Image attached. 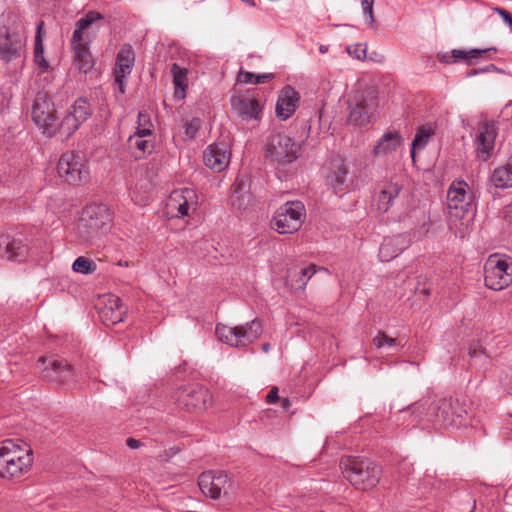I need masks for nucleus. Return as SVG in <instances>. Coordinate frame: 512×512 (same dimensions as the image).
Here are the masks:
<instances>
[{
	"label": "nucleus",
	"instance_id": "nucleus-1",
	"mask_svg": "<svg viewBox=\"0 0 512 512\" xmlns=\"http://www.w3.org/2000/svg\"><path fill=\"white\" fill-rule=\"evenodd\" d=\"M343 477L357 490H373L380 482L382 468L376 462L362 457L347 456L341 459Z\"/></svg>",
	"mask_w": 512,
	"mask_h": 512
},
{
	"label": "nucleus",
	"instance_id": "nucleus-2",
	"mask_svg": "<svg viewBox=\"0 0 512 512\" xmlns=\"http://www.w3.org/2000/svg\"><path fill=\"white\" fill-rule=\"evenodd\" d=\"M33 453L27 445L13 440H5L0 445V477L7 480L18 479L32 467Z\"/></svg>",
	"mask_w": 512,
	"mask_h": 512
},
{
	"label": "nucleus",
	"instance_id": "nucleus-3",
	"mask_svg": "<svg viewBox=\"0 0 512 512\" xmlns=\"http://www.w3.org/2000/svg\"><path fill=\"white\" fill-rule=\"evenodd\" d=\"M98 12L90 11L85 17L76 22V28L71 39V46L74 52V64L83 73H87L94 66V59L90 53L89 44L91 35L88 28L96 20L101 19Z\"/></svg>",
	"mask_w": 512,
	"mask_h": 512
},
{
	"label": "nucleus",
	"instance_id": "nucleus-4",
	"mask_svg": "<svg viewBox=\"0 0 512 512\" xmlns=\"http://www.w3.org/2000/svg\"><path fill=\"white\" fill-rule=\"evenodd\" d=\"M111 223L110 209L103 204H92L83 210L77 223V233L82 240L92 242L106 234L111 228Z\"/></svg>",
	"mask_w": 512,
	"mask_h": 512
},
{
	"label": "nucleus",
	"instance_id": "nucleus-5",
	"mask_svg": "<svg viewBox=\"0 0 512 512\" xmlns=\"http://www.w3.org/2000/svg\"><path fill=\"white\" fill-rule=\"evenodd\" d=\"M215 333L221 342L229 346L245 347L260 337L262 325L257 319L239 326L217 324Z\"/></svg>",
	"mask_w": 512,
	"mask_h": 512
},
{
	"label": "nucleus",
	"instance_id": "nucleus-6",
	"mask_svg": "<svg viewBox=\"0 0 512 512\" xmlns=\"http://www.w3.org/2000/svg\"><path fill=\"white\" fill-rule=\"evenodd\" d=\"M305 216V206L301 201H288L277 209L271 225L279 234H292L301 228Z\"/></svg>",
	"mask_w": 512,
	"mask_h": 512
},
{
	"label": "nucleus",
	"instance_id": "nucleus-7",
	"mask_svg": "<svg viewBox=\"0 0 512 512\" xmlns=\"http://www.w3.org/2000/svg\"><path fill=\"white\" fill-rule=\"evenodd\" d=\"M485 285L487 288L499 291L512 283V262L504 255H490L484 265Z\"/></svg>",
	"mask_w": 512,
	"mask_h": 512
},
{
	"label": "nucleus",
	"instance_id": "nucleus-8",
	"mask_svg": "<svg viewBox=\"0 0 512 512\" xmlns=\"http://www.w3.org/2000/svg\"><path fill=\"white\" fill-rule=\"evenodd\" d=\"M266 156L278 164H288L297 160L301 145L284 132L272 134L266 145Z\"/></svg>",
	"mask_w": 512,
	"mask_h": 512
},
{
	"label": "nucleus",
	"instance_id": "nucleus-9",
	"mask_svg": "<svg viewBox=\"0 0 512 512\" xmlns=\"http://www.w3.org/2000/svg\"><path fill=\"white\" fill-rule=\"evenodd\" d=\"M416 409H422L429 420L437 419L444 425L460 424L457 419L462 418L464 412L458 401L447 398L425 400Z\"/></svg>",
	"mask_w": 512,
	"mask_h": 512
},
{
	"label": "nucleus",
	"instance_id": "nucleus-10",
	"mask_svg": "<svg viewBox=\"0 0 512 512\" xmlns=\"http://www.w3.org/2000/svg\"><path fill=\"white\" fill-rule=\"evenodd\" d=\"M37 364L44 380L62 387H72L74 384L76 373L66 360L42 356Z\"/></svg>",
	"mask_w": 512,
	"mask_h": 512
},
{
	"label": "nucleus",
	"instance_id": "nucleus-11",
	"mask_svg": "<svg viewBox=\"0 0 512 512\" xmlns=\"http://www.w3.org/2000/svg\"><path fill=\"white\" fill-rule=\"evenodd\" d=\"M60 178L73 185H80L89 179L87 161L81 153L68 151L60 157L57 165Z\"/></svg>",
	"mask_w": 512,
	"mask_h": 512
},
{
	"label": "nucleus",
	"instance_id": "nucleus-12",
	"mask_svg": "<svg viewBox=\"0 0 512 512\" xmlns=\"http://www.w3.org/2000/svg\"><path fill=\"white\" fill-rule=\"evenodd\" d=\"M376 105L375 92L371 88L358 89L349 100L350 113L348 123L364 126L370 123L373 109Z\"/></svg>",
	"mask_w": 512,
	"mask_h": 512
},
{
	"label": "nucleus",
	"instance_id": "nucleus-13",
	"mask_svg": "<svg viewBox=\"0 0 512 512\" xmlns=\"http://www.w3.org/2000/svg\"><path fill=\"white\" fill-rule=\"evenodd\" d=\"M32 119L42 133L52 137L58 130V118L54 104L44 92H39L32 106Z\"/></svg>",
	"mask_w": 512,
	"mask_h": 512
},
{
	"label": "nucleus",
	"instance_id": "nucleus-14",
	"mask_svg": "<svg viewBox=\"0 0 512 512\" xmlns=\"http://www.w3.org/2000/svg\"><path fill=\"white\" fill-rule=\"evenodd\" d=\"M176 401L188 411L201 412L209 407L212 396L208 389L200 385H190L178 391Z\"/></svg>",
	"mask_w": 512,
	"mask_h": 512
},
{
	"label": "nucleus",
	"instance_id": "nucleus-15",
	"mask_svg": "<svg viewBox=\"0 0 512 512\" xmlns=\"http://www.w3.org/2000/svg\"><path fill=\"white\" fill-rule=\"evenodd\" d=\"M472 203V193L465 181H453L447 192V208L451 216L462 218Z\"/></svg>",
	"mask_w": 512,
	"mask_h": 512
},
{
	"label": "nucleus",
	"instance_id": "nucleus-16",
	"mask_svg": "<svg viewBox=\"0 0 512 512\" xmlns=\"http://www.w3.org/2000/svg\"><path fill=\"white\" fill-rule=\"evenodd\" d=\"M197 206V194L191 188L172 191L166 202L167 215L171 218H181L189 215L190 209Z\"/></svg>",
	"mask_w": 512,
	"mask_h": 512
},
{
	"label": "nucleus",
	"instance_id": "nucleus-17",
	"mask_svg": "<svg viewBox=\"0 0 512 512\" xmlns=\"http://www.w3.org/2000/svg\"><path fill=\"white\" fill-rule=\"evenodd\" d=\"M99 317L104 325H115L124 319L126 308L114 294L103 295L99 301Z\"/></svg>",
	"mask_w": 512,
	"mask_h": 512
},
{
	"label": "nucleus",
	"instance_id": "nucleus-18",
	"mask_svg": "<svg viewBox=\"0 0 512 512\" xmlns=\"http://www.w3.org/2000/svg\"><path fill=\"white\" fill-rule=\"evenodd\" d=\"M229 145L219 142L209 145L203 154L204 164L215 172L223 171L230 163Z\"/></svg>",
	"mask_w": 512,
	"mask_h": 512
},
{
	"label": "nucleus",
	"instance_id": "nucleus-19",
	"mask_svg": "<svg viewBox=\"0 0 512 512\" xmlns=\"http://www.w3.org/2000/svg\"><path fill=\"white\" fill-rule=\"evenodd\" d=\"M229 483L228 476L221 471H208L199 476L198 485L202 493L212 499L220 497Z\"/></svg>",
	"mask_w": 512,
	"mask_h": 512
},
{
	"label": "nucleus",
	"instance_id": "nucleus-20",
	"mask_svg": "<svg viewBox=\"0 0 512 512\" xmlns=\"http://www.w3.org/2000/svg\"><path fill=\"white\" fill-rule=\"evenodd\" d=\"M231 106L242 120H259L262 114V106L259 101L247 95L233 96Z\"/></svg>",
	"mask_w": 512,
	"mask_h": 512
},
{
	"label": "nucleus",
	"instance_id": "nucleus-21",
	"mask_svg": "<svg viewBox=\"0 0 512 512\" xmlns=\"http://www.w3.org/2000/svg\"><path fill=\"white\" fill-rule=\"evenodd\" d=\"M135 61V56L130 46L120 49L117 54L116 64L114 68L115 84L118 86L119 92H125L124 79L131 73Z\"/></svg>",
	"mask_w": 512,
	"mask_h": 512
},
{
	"label": "nucleus",
	"instance_id": "nucleus-22",
	"mask_svg": "<svg viewBox=\"0 0 512 512\" xmlns=\"http://www.w3.org/2000/svg\"><path fill=\"white\" fill-rule=\"evenodd\" d=\"M300 101L299 93L291 86H285L278 95L276 103V116L287 120L296 111Z\"/></svg>",
	"mask_w": 512,
	"mask_h": 512
},
{
	"label": "nucleus",
	"instance_id": "nucleus-23",
	"mask_svg": "<svg viewBox=\"0 0 512 512\" xmlns=\"http://www.w3.org/2000/svg\"><path fill=\"white\" fill-rule=\"evenodd\" d=\"M412 239L406 234H398L386 237L379 249V258L383 262H388L397 257L411 244Z\"/></svg>",
	"mask_w": 512,
	"mask_h": 512
},
{
	"label": "nucleus",
	"instance_id": "nucleus-24",
	"mask_svg": "<svg viewBox=\"0 0 512 512\" xmlns=\"http://www.w3.org/2000/svg\"><path fill=\"white\" fill-rule=\"evenodd\" d=\"M28 255V246L22 239L0 236V258L21 262Z\"/></svg>",
	"mask_w": 512,
	"mask_h": 512
},
{
	"label": "nucleus",
	"instance_id": "nucleus-25",
	"mask_svg": "<svg viewBox=\"0 0 512 512\" xmlns=\"http://www.w3.org/2000/svg\"><path fill=\"white\" fill-rule=\"evenodd\" d=\"M496 127L494 123H484L478 129L475 140L477 156L483 161L488 160L494 148Z\"/></svg>",
	"mask_w": 512,
	"mask_h": 512
},
{
	"label": "nucleus",
	"instance_id": "nucleus-26",
	"mask_svg": "<svg viewBox=\"0 0 512 512\" xmlns=\"http://www.w3.org/2000/svg\"><path fill=\"white\" fill-rule=\"evenodd\" d=\"M347 173L348 169L341 158H335L330 162L326 181L335 193L342 192L345 189Z\"/></svg>",
	"mask_w": 512,
	"mask_h": 512
},
{
	"label": "nucleus",
	"instance_id": "nucleus-27",
	"mask_svg": "<svg viewBox=\"0 0 512 512\" xmlns=\"http://www.w3.org/2000/svg\"><path fill=\"white\" fill-rule=\"evenodd\" d=\"M403 138L396 131L385 133L374 146L373 153L377 157H386L393 154L401 146Z\"/></svg>",
	"mask_w": 512,
	"mask_h": 512
},
{
	"label": "nucleus",
	"instance_id": "nucleus-28",
	"mask_svg": "<svg viewBox=\"0 0 512 512\" xmlns=\"http://www.w3.org/2000/svg\"><path fill=\"white\" fill-rule=\"evenodd\" d=\"M400 194L401 187L398 184L389 183L384 185L376 199L377 210L382 213L387 212L398 200Z\"/></svg>",
	"mask_w": 512,
	"mask_h": 512
},
{
	"label": "nucleus",
	"instance_id": "nucleus-29",
	"mask_svg": "<svg viewBox=\"0 0 512 512\" xmlns=\"http://www.w3.org/2000/svg\"><path fill=\"white\" fill-rule=\"evenodd\" d=\"M485 50L472 49L470 51H463L454 49L451 52H440L437 58L440 62L450 64L459 60H466L467 64H472V60L479 58L484 54Z\"/></svg>",
	"mask_w": 512,
	"mask_h": 512
},
{
	"label": "nucleus",
	"instance_id": "nucleus-30",
	"mask_svg": "<svg viewBox=\"0 0 512 512\" xmlns=\"http://www.w3.org/2000/svg\"><path fill=\"white\" fill-rule=\"evenodd\" d=\"M315 273V265H309L304 268H292L287 273V280L294 289L303 290Z\"/></svg>",
	"mask_w": 512,
	"mask_h": 512
},
{
	"label": "nucleus",
	"instance_id": "nucleus-31",
	"mask_svg": "<svg viewBox=\"0 0 512 512\" xmlns=\"http://www.w3.org/2000/svg\"><path fill=\"white\" fill-rule=\"evenodd\" d=\"M171 72L175 86L174 96L176 99L182 100L185 98L186 89L188 87V70L174 63L172 65Z\"/></svg>",
	"mask_w": 512,
	"mask_h": 512
},
{
	"label": "nucleus",
	"instance_id": "nucleus-32",
	"mask_svg": "<svg viewBox=\"0 0 512 512\" xmlns=\"http://www.w3.org/2000/svg\"><path fill=\"white\" fill-rule=\"evenodd\" d=\"M410 218L416 220L413 238L416 240L422 239L430 229V219L426 211L422 208L414 209L410 214Z\"/></svg>",
	"mask_w": 512,
	"mask_h": 512
},
{
	"label": "nucleus",
	"instance_id": "nucleus-33",
	"mask_svg": "<svg viewBox=\"0 0 512 512\" xmlns=\"http://www.w3.org/2000/svg\"><path fill=\"white\" fill-rule=\"evenodd\" d=\"M42 29L43 22H40L37 26V32L35 37L34 45V62L38 66L40 73L47 72L50 68L48 61L44 57V47L42 41Z\"/></svg>",
	"mask_w": 512,
	"mask_h": 512
},
{
	"label": "nucleus",
	"instance_id": "nucleus-34",
	"mask_svg": "<svg viewBox=\"0 0 512 512\" xmlns=\"http://www.w3.org/2000/svg\"><path fill=\"white\" fill-rule=\"evenodd\" d=\"M491 183L497 188L512 187V165L507 164L494 169L491 177Z\"/></svg>",
	"mask_w": 512,
	"mask_h": 512
},
{
	"label": "nucleus",
	"instance_id": "nucleus-35",
	"mask_svg": "<svg viewBox=\"0 0 512 512\" xmlns=\"http://www.w3.org/2000/svg\"><path fill=\"white\" fill-rule=\"evenodd\" d=\"M251 202V195L248 192L246 184L241 181L233 186L231 194V203L238 209H245Z\"/></svg>",
	"mask_w": 512,
	"mask_h": 512
},
{
	"label": "nucleus",
	"instance_id": "nucleus-36",
	"mask_svg": "<svg viewBox=\"0 0 512 512\" xmlns=\"http://www.w3.org/2000/svg\"><path fill=\"white\" fill-rule=\"evenodd\" d=\"M21 48V41L6 36L0 40V58L10 61L19 55Z\"/></svg>",
	"mask_w": 512,
	"mask_h": 512
},
{
	"label": "nucleus",
	"instance_id": "nucleus-37",
	"mask_svg": "<svg viewBox=\"0 0 512 512\" xmlns=\"http://www.w3.org/2000/svg\"><path fill=\"white\" fill-rule=\"evenodd\" d=\"M434 134V129L429 125L420 126L416 132L411 147V157L414 159L416 150H422L430 137Z\"/></svg>",
	"mask_w": 512,
	"mask_h": 512
},
{
	"label": "nucleus",
	"instance_id": "nucleus-38",
	"mask_svg": "<svg viewBox=\"0 0 512 512\" xmlns=\"http://www.w3.org/2000/svg\"><path fill=\"white\" fill-rule=\"evenodd\" d=\"M146 137H151V135H142L136 131L134 135L129 137L130 147H136L142 154L150 153L153 149V143L151 139H146Z\"/></svg>",
	"mask_w": 512,
	"mask_h": 512
},
{
	"label": "nucleus",
	"instance_id": "nucleus-39",
	"mask_svg": "<svg viewBox=\"0 0 512 512\" xmlns=\"http://www.w3.org/2000/svg\"><path fill=\"white\" fill-rule=\"evenodd\" d=\"M69 113L83 123L91 115L90 104L86 99L79 98L75 101Z\"/></svg>",
	"mask_w": 512,
	"mask_h": 512
},
{
	"label": "nucleus",
	"instance_id": "nucleus-40",
	"mask_svg": "<svg viewBox=\"0 0 512 512\" xmlns=\"http://www.w3.org/2000/svg\"><path fill=\"white\" fill-rule=\"evenodd\" d=\"M273 78V74L265 73L261 75H256L247 71H240L237 77V80L241 83L245 84H260L265 83Z\"/></svg>",
	"mask_w": 512,
	"mask_h": 512
},
{
	"label": "nucleus",
	"instance_id": "nucleus-41",
	"mask_svg": "<svg viewBox=\"0 0 512 512\" xmlns=\"http://www.w3.org/2000/svg\"><path fill=\"white\" fill-rule=\"evenodd\" d=\"M72 269L76 273L92 274L96 271L97 265L93 260L80 256L73 262Z\"/></svg>",
	"mask_w": 512,
	"mask_h": 512
},
{
	"label": "nucleus",
	"instance_id": "nucleus-42",
	"mask_svg": "<svg viewBox=\"0 0 512 512\" xmlns=\"http://www.w3.org/2000/svg\"><path fill=\"white\" fill-rule=\"evenodd\" d=\"M81 124L82 122L78 121L77 118L73 117L72 114L68 113L62 120L58 128L60 129L61 133H63L66 136H70L79 128Z\"/></svg>",
	"mask_w": 512,
	"mask_h": 512
},
{
	"label": "nucleus",
	"instance_id": "nucleus-43",
	"mask_svg": "<svg viewBox=\"0 0 512 512\" xmlns=\"http://www.w3.org/2000/svg\"><path fill=\"white\" fill-rule=\"evenodd\" d=\"M472 365L486 368L490 364L489 356L479 347L469 351Z\"/></svg>",
	"mask_w": 512,
	"mask_h": 512
},
{
	"label": "nucleus",
	"instance_id": "nucleus-44",
	"mask_svg": "<svg viewBox=\"0 0 512 512\" xmlns=\"http://www.w3.org/2000/svg\"><path fill=\"white\" fill-rule=\"evenodd\" d=\"M201 127V120L198 117H194L184 122V133L188 140L195 138L198 130Z\"/></svg>",
	"mask_w": 512,
	"mask_h": 512
},
{
	"label": "nucleus",
	"instance_id": "nucleus-45",
	"mask_svg": "<svg viewBox=\"0 0 512 512\" xmlns=\"http://www.w3.org/2000/svg\"><path fill=\"white\" fill-rule=\"evenodd\" d=\"M137 131L142 135H151L152 123L149 115L146 112L140 111L138 114V126Z\"/></svg>",
	"mask_w": 512,
	"mask_h": 512
},
{
	"label": "nucleus",
	"instance_id": "nucleus-46",
	"mask_svg": "<svg viewBox=\"0 0 512 512\" xmlns=\"http://www.w3.org/2000/svg\"><path fill=\"white\" fill-rule=\"evenodd\" d=\"M373 5H374V0H361L363 14L366 17L367 24L370 27H375Z\"/></svg>",
	"mask_w": 512,
	"mask_h": 512
},
{
	"label": "nucleus",
	"instance_id": "nucleus-47",
	"mask_svg": "<svg viewBox=\"0 0 512 512\" xmlns=\"http://www.w3.org/2000/svg\"><path fill=\"white\" fill-rule=\"evenodd\" d=\"M373 344L377 348H382L384 346L392 347L396 344V338L389 337L384 332L379 331L373 338Z\"/></svg>",
	"mask_w": 512,
	"mask_h": 512
},
{
	"label": "nucleus",
	"instance_id": "nucleus-48",
	"mask_svg": "<svg viewBox=\"0 0 512 512\" xmlns=\"http://www.w3.org/2000/svg\"><path fill=\"white\" fill-rule=\"evenodd\" d=\"M347 52L353 58L362 60L366 57V46L363 44H354L347 47Z\"/></svg>",
	"mask_w": 512,
	"mask_h": 512
},
{
	"label": "nucleus",
	"instance_id": "nucleus-49",
	"mask_svg": "<svg viewBox=\"0 0 512 512\" xmlns=\"http://www.w3.org/2000/svg\"><path fill=\"white\" fill-rule=\"evenodd\" d=\"M493 11H495L507 25L512 27V14L509 11L501 7H494Z\"/></svg>",
	"mask_w": 512,
	"mask_h": 512
},
{
	"label": "nucleus",
	"instance_id": "nucleus-50",
	"mask_svg": "<svg viewBox=\"0 0 512 512\" xmlns=\"http://www.w3.org/2000/svg\"><path fill=\"white\" fill-rule=\"evenodd\" d=\"M266 400L268 403H275L279 400V396H278V388L277 387H273L269 393L267 394L266 396Z\"/></svg>",
	"mask_w": 512,
	"mask_h": 512
},
{
	"label": "nucleus",
	"instance_id": "nucleus-51",
	"mask_svg": "<svg viewBox=\"0 0 512 512\" xmlns=\"http://www.w3.org/2000/svg\"><path fill=\"white\" fill-rule=\"evenodd\" d=\"M127 445L131 449H136L140 446V441L134 438L127 439Z\"/></svg>",
	"mask_w": 512,
	"mask_h": 512
},
{
	"label": "nucleus",
	"instance_id": "nucleus-52",
	"mask_svg": "<svg viewBox=\"0 0 512 512\" xmlns=\"http://www.w3.org/2000/svg\"><path fill=\"white\" fill-rule=\"evenodd\" d=\"M282 408L287 410L290 407V401L287 398L282 399L281 401Z\"/></svg>",
	"mask_w": 512,
	"mask_h": 512
},
{
	"label": "nucleus",
	"instance_id": "nucleus-53",
	"mask_svg": "<svg viewBox=\"0 0 512 512\" xmlns=\"http://www.w3.org/2000/svg\"><path fill=\"white\" fill-rule=\"evenodd\" d=\"M319 52H320L321 54H325V53H327V52H328V46H326V45H320V46H319Z\"/></svg>",
	"mask_w": 512,
	"mask_h": 512
},
{
	"label": "nucleus",
	"instance_id": "nucleus-54",
	"mask_svg": "<svg viewBox=\"0 0 512 512\" xmlns=\"http://www.w3.org/2000/svg\"><path fill=\"white\" fill-rule=\"evenodd\" d=\"M506 216L509 218L510 222L512 223V207L507 208Z\"/></svg>",
	"mask_w": 512,
	"mask_h": 512
},
{
	"label": "nucleus",
	"instance_id": "nucleus-55",
	"mask_svg": "<svg viewBox=\"0 0 512 512\" xmlns=\"http://www.w3.org/2000/svg\"><path fill=\"white\" fill-rule=\"evenodd\" d=\"M269 348H270V347H269V344H263V345H262V349H263L265 352H267V351L269 350Z\"/></svg>",
	"mask_w": 512,
	"mask_h": 512
},
{
	"label": "nucleus",
	"instance_id": "nucleus-56",
	"mask_svg": "<svg viewBox=\"0 0 512 512\" xmlns=\"http://www.w3.org/2000/svg\"><path fill=\"white\" fill-rule=\"evenodd\" d=\"M243 2H246V3H249L250 5H254V1L253 0H242Z\"/></svg>",
	"mask_w": 512,
	"mask_h": 512
},
{
	"label": "nucleus",
	"instance_id": "nucleus-57",
	"mask_svg": "<svg viewBox=\"0 0 512 512\" xmlns=\"http://www.w3.org/2000/svg\"><path fill=\"white\" fill-rule=\"evenodd\" d=\"M421 292H422L424 295H428V294H429V291H428V290H426V289H423Z\"/></svg>",
	"mask_w": 512,
	"mask_h": 512
},
{
	"label": "nucleus",
	"instance_id": "nucleus-58",
	"mask_svg": "<svg viewBox=\"0 0 512 512\" xmlns=\"http://www.w3.org/2000/svg\"><path fill=\"white\" fill-rule=\"evenodd\" d=\"M474 509H475V505H473V506H472V511H471V512H473V511H474Z\"/></svg>",
	"mask_w": 512,
	"mask_h": 512
}]
</instances>
